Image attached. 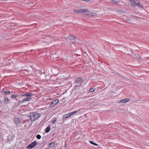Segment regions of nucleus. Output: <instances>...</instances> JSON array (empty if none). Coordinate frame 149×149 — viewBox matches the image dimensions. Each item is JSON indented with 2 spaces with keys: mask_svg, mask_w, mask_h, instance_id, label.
<instances>
[{
  "mask_svg": "<svg viewBox=\"0 0 149 149\" xmlns=\"http://www.w3.org/2000/svg\"><path fill=\"white\" fill-rule=\"evenodd\" d=\"M29 117L30 118L31 121H35L40 116L39 113H31L29 114Z\"/></svg>",
  "mask_w": 149,
  "mask_h": 149,
  "instance_id": "nucleus-1",
  "label": "nucleus"
},
{
  "mask_svg": "<svg viewBox=\"0 0 149 149\" xmlns=\"http://www.w3.org/2000/svg\"><path fill=\"white\" fill-rule=\"evenodd\" d=\"M89 11L86 9H81L80 10V14H88Z\"/></svg>",
  "mask_w": 149,
  "mask_h": 149,
  "instance_id": "nucleus-5",
  "label": "nucleus"
},
{
  "mask_svg": "<svg viewBox=\"0 0 149 149\" xmlns=\"http://www.w3.org/2000/svg\"><path fill=\"white\" fill-rule=\"evenodd\" d=\"M90 143L91 144H92L95 146H98V145L97 144H96V143L93 142L92 141H90Z\"/></svg>",
  "mask_w": 149,
  "mask_h": 149,
  "instance_id": "nucleus-22",
  "label": "nucleus"
},
{
  "mask_svg": "<svg viewBox=\"0 0 149 149\" xmlns=\"http://www.w3.org/2000/svg\"><path fill=\"white\" fill-rule=\"evenodd\" d=\"M73 11L75 13L80 14V10H74Z\"/></svg>",
  "mask_w": 149,
  "mask_h": 149,
  "instance_id": "nucleus-17",
  "label": "nucleus"
},
{
  "mask_svg": "<svg viewBox=\"0 0 149 149\" xmlns=\"http://www.w3.org/2000/svg\"><path fill=\"white\" fill-rule=\"evenodd\" d=\"M59 102V100L58 99L55 100H54V101H52L51 102V103H50L49 107H51L54 106V105L56 104H57Z\"/></svg>",
  "mask_w": 149,
  "mask_h": 149,
  "instance_id": "nucleus-4",
  "label": "nucleus"
},
{
  "mask_svg": "<svg viewBox=\"0 0 149 149\" xmlns=\"http://www.w3.org/2000/svg\"><path fill=\"white\" fill-rule=\"evenodd\" d=\"M80 111L79 110H78L77 111H74L73 112H71L70 113V115L71 116L75 113H76Z\"/></svg>",
  "mask_w": 149,
  "mask_h": 149,
  "instance_id": "nucleus-14",
  "label": "nucleus"
},
{
  "mask_svg": "<svg viewBox=\"0 0 149 149\" xmlns=\"http://www.w3.org/2000/svg\"><path fill=\"white\" fill-rule=\"evenodd\" d=\"M5 93L6 95H9L10 93V92L9 91H5Z\"/></svg>",
  "mask_w": 149,
  "mask_h": 149,
  "instance_id": "nucleus-24",
  "label": "nucleus"
},
{
  "mask_svg": "<svg viewBox=\"0 0 149 149\" xmlns=\"http://www.w3.org/2000/svg\"><path fill=\"white\" fill-rule=\"evenodd\" d=\"M3 63V65H5V63Z\"/></svg>",
  "mask_w": 149,
  "mask_h": 149,
  "instance_id": "nucleus-27",
  "label": "nucleus"
},
{
  "mask_svg": "<svg viewBox=\"0 0 149 149\" xmlns=\"http://www.w3.org/2000/svg\"><path fill=\"white\" fill-rule=\"evenodd\" d=\"M32 98L31 97H26L23 99L22 102V103H24L26 102L29 101Z\"/></svg>",
  "mask_w": 149,
  "mask_h": 149,
  "instance_id": "nucleus-9",
  "label": "nucleus"
},
{
  "mask_svg": "<svg viewBox=\"0 0 149 149\" xmlns=\"http://www.w3.org/2000/svg\"><path fill=\"white\" fill-rule=\"evenodd\" d=\"M70 116H71L70 115V113H69L66 114H65V115H64L63 116V117L64 118H67L70 117Z\"/></svg>",
  "mask_w": 149,
  "mask_h": 149,
  "instance_id": "nucleus-18",
  "label": "nucleus"
},
{
  "mask_svg": "<svg viewBox=\"0 0 149 149\" xmlns=\"http://www.w3.org/2000/svg\"><path fill=\"white\" fill-rule=\"evenodd\" d=\"M33 94L31 93H27L22 95V96L24 97H30L33 96Z\"/></svg>",
  "mask_w": 149,
  "mask_h": 149,
  "instance_id": "nucleus-10",
  "label": "nucleus"
},
{
  "mask_svg": "<svg viewBox=\"0 0 149 149\" xmlns=\"http://www.w3.org/2000/svg\"><path fill=\"white\" fill-rule=\"evenodd\" d=\"M36 137L38 139H40L41 138V136L40 134H37Z\"/></svg>",
  "mask_w": 149,
  "mask_h": 149,
  "instance_id": "nucleus-21",
  "label": "nucleus"
},
{
  "mask_svg": "<svg viewBox=\"0 0 149 149\" xmlns=\"http://www.w3.org/2000/svg\"><path fill=\"white\" fill-rule=\"evenodd\" d=\"M12 97L13 98H15L17 97V96L16 95H12Z\"/></svg>",
  "mask_w": 149,
  "mask_h": 149,
  "instance_id": "nucleus-25",
  "label": "nucleus"
},
{
  "mask_svg": "<svg viewBox=\"0 0 149 149\" xmlns=\"http://www.w3.org/2000/svg\"><path fill=\"white\" fill-rule=\"evenodd\" d=\"M37 143V142L36 141H34L29 144L27 146V148L29 149H31L34 148Z\"/></svg>",
  "mask_w": 149,
  "mask_h": 149,
  "instance_id": "nucleus-2",
  "label": "nucleus"
},
{
  "mask_svg": "<svg viewBox=\"0 0 149 149\" xmlns=\"http://www.w3.org/2000/svg\"><path fill=\"white\" fill-rule=\"evenodd\" d=\"M135 6H137L139 8H141L142 7V6L139 3H136Z\"/></svg>",
  "mask_w": 149,
  "mask_h": 149,
  "instance_id": "nucleus-20",
  "label": "nucleus"
},
{
  "mask_svg": "<svg viewBox=\"0 0 149 149\" xmlns=\"http://www.w3.org/2000/svg\"><path fill=\"white\" fill-rule=\"evenodd\" d=\"M4 104H7L10 101V100L9 98L8 97H6L5 98L4 100Z\"/></svg>",
  "mask_w": 149,
  "mask_h": 149,
  "instance_id": "nucleus-11",
  "label": "nucleus"
},
{
  "mask_svg": "<svg viewBox=\"0 0 149 149\" xmlns=\"http://www.w3.org/2000/svg\"><path fill=\"white\" fill-rule=\"evenodd\" d=\"M130 2L131 5L133 6H135V5L137 3H136L133 0L130 1Z\"/></svg>",
  "mask_w": 149,
  "mask_h": 149,
  "instance_id": "nucleus-13",
  "label": "nucleus"
},
{
  "mask_svg": "<svg viewBox=\"0 0 149 149\" xmlns=\"http://www.w3.org/2000/svg\"><path fill=\"white\" fill-rule=\"evenodd\" d=\"M57 119L56 118H53L52 120V123L53 124H54L55 123Z\"/></svg>",
  "mask_w": 149,
  "mask_h": 149,
  "instance_id": "nucleus-19",
  "label": "nucleus"
},
{
  "mask_svg": "<svg viewBox=\"0 0 149 149\" xmlns=\"http://www.w3.org/2000/svg\"><path fill=\"white\" fill-rule=\"evenodd\" d=\"M61 149H63L62 148Z\"/></svg>",
  "mask_w": 149,
  "mask_h": 149,
  "instance_id": "nucleus-28",
  "label": "nucleus"
},
{
  "mask_svg": "<svg viewBox=\"0 0 149 149\" xmlns=\"http://www.w3.org/2000/svg\"><path fill=\"white\" fill-rule=\"evenodd\" d=\"M91 0H86V1H90Z\"/></svg>",
  "mask_w": 149,
  "mask_h": 149,
  "instance_id": "nucleus-26",
  "label": "nucleus"
},
{
  "mask_svg": "<svg viewBox=\"0 0 149 149\" xmlns=\"http://www.w3.org/2000/svg\"><path fill=\"white\" fill-rule=\"evenodd\" d=\"M83 81V79L81 78H77L75 79L74 82V84H77L81 83Z\"/></svg>",
  "mask_w": 149,
  "mask_h": 149,
  "instance_id": "nucleus-7",
  "label": "nucleus"
},
{
  "mask_svg": "<svg viewBox=\"0 0 149 149\" xmlns=\"http://www.w3.org/2000/svg\"><path fill=\"white\" fill-rule=\"evenodd\" d=\"M95 88H91L90 89V90H89V91L90 92H93L94 91H95Z\"/></svg>",
  "mask_w": 149,
  "mask_h": 149,
  "instance_id": "nucleus-23",
  "label": "nucleus"
},
{
  "mask_svg": "<svg viewBox=\"0 0 149 149\" xmlns=\"http://www.w3.org/2000/svg\"><path fill=\"white\" fill-rule=\"evenodd\" d=\"M50 130V127L49 126H48L45 129V132L46 133L49 132Z\"/></svg>",
  "mask_w": 149,
  "mask_h": 149,
  "instance_id": "nucleus-12",
  "label": "nucleus"
},
{
  "mask_svg": "<svg viewBox=\"0 0 149 149\" xmlns=\"http://www.w3.org/2000/svg\"><path fill=\"white\" fill-rule=\"evenodd\" d=\"M112 3L116 5H119V2L118 1L112 0L111 1Z\"/></svg>",
  "mask_w": 149,
  "mask_h": 149,
  "instance_id": "nucleus-15",
  "label": "nucleus"
},
{
  "mask_svg": "<svg viewBox=\"0 0 149 149\" xmlns=\"http://www.w3.org/2000/svg\"><path fill=\"white\" fill-rule=\"evenodd\" d=\"M67 39L73 40H75L76 39V38L73 36L70 35L68 37H65V40H66Z\"/></svg>",
  "mask_w": 149,
  "mask_h": 149,
  "instance_id": "nucleus-8",
  "label": "nucleus"
},
{
  "mask_svg": "<svg viewBox=\"0 0 149 149\" xmlns=\"http://www.w3.org/2000/svg\"><path fill=\"white\" fill-rule=\"evenodd\" d=\"M130 100V99H122L120 100H118V102L120 103H126Z\"/></svg>",
  "mask_w": 149,
  "mask_h": 149,
  "instance_id": "nucleus-6",
  "label": "nucleus"
},
{
  "mask_svg": "<svg viewBox=\"0 0 149 149\" xmlns=\"http://www.w3.org/2000/svg\"><path fill=\"white\" fill-rule=\"evenodd\" d=\"M55 145V143L54 142H52L49 144V146L50 148H52Z\"/></svg>",
  "mask_w": 149,
  "mask_h": 149,
  "instance_id": "nucleus-16",
  "label": "nucleus"
},
{
  "mask_svg": "<svg viewBox=\"0 0 149 149\" xmlns=\"http://www.w3.org/2000/svg\"><path fill=\"white\" fill-rule=\"evenodd\" d=\"M14 120L15 124L18 125L21 123V120L15 117L14 118Z\"/></svg>",
  "mask_w": 149,
  "mask_h": 149,
  "instance_id": "nucleus-3",
  "label": "nucleus"
}]
</instances>
